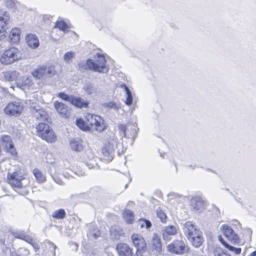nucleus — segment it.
I'll return each mask as SVG.
<instances>
[{"instance_id": "f257e3e1", "label": "nucleus", "mask_w": 256, "mask_h": 256, "mask_svg": "<svg viewBox=\"0 0 256 256\" xmlns=\"http://www.w3.org/2000/svg\"><path fill=\"white\" fill-rule=\"evenodd\" d=\"M85 118L86 122L82 118H78L76 122V126L83 130H91L101 132L106 128L104 120L98 116L88 113L86 114Z\"/></svg>"}, {"instance_id": "f03ea898", "label": "nucleus", "mask_w": 256, "mask_h": 256, "mask_svg": "<svg viewBox=\"0 0 256 256\" xmlns=\"http://www.w3.org/2000/svg\"><path fill=\"white\" fill-rule=\"evenodd\" d=\"M56 73L55 67L52 64L40 66L32 72V76L38 79L50 78Z\"/></svg>"}, {"instance_id": "7ed1b4c3", "label": "nucleus", "mask_w": 256, "mask_h": 256, "mask_svg": "<svg viewBox=\"0 0 256 256\" xmlns=\"http://www.w3.org/2000/svg\"><path fill=\"white\" fill-rule=\"evenodd\" d=\"M36 130L38 136L47 142H53L56 140L54 132L48 124L39 123L36 126Z\"/></svg>"}, {"instance_id": "20e7f679", "label": "nucleus", "mask_w": 256, "mask_h": 256, "mask_svg": "<svg viewBox=\"0 0 256 256\" xmlns=\"http://www.w3.org/2000/svg\"><path fill=\"white\" fill-rule=\"evenodd\" d=\"M21 57L19 50L14 47L6 50L0 58L2 64H9L18 60Z\"/></svg>"}, {"instance_id": "39448f33", "label": "nucleus", "mask_w": 256, "mask_h": 256, "mask_svg": "<svg viewBox=\"0 0 256 256\" xmlns=\"http://www.w3.org/2000/svg\"><path fill=\"white\" fill-rule=\"evenodd\" d=\"M166 248L169 252L178 255L183 254L188 252L187 244L182 239L174 240Z\"/></svg>"}, {"instance_id": "423d86ee", "label": "nucleus", "mask_w": 256, "mask_h": 256, "mask_svg": "<svg viewBox=\"0 0 256 256\" xmlns=\"http://www.w3.org/2000/svg\"><path fill=\"white\" fill-rule=\"evenodd\" d=\"M22 104L18 102H12L8 103L4 109V114L8 116L18 117L23 110Z\"/></svg>"}, {"instance_id": "0eeeda50", "label": "nucleus", "mask_w": 256, "mask_h": 256, "mask_svg": "<svg viewBox=\"0 0 256 256\" xmlns=\"http://www.w3.org/2000/svg\"><path fill=\"white\" fill-rule=\"evenodd\" d=\"M131 241L132 245L136 248L135 256H143L142 252L146 250V245L144 238L140 234H134L131 236Z\"/></svg>"}, {"instance_id": "6e6552de", "label": "nucleus", "mask_w": 256, "mask_h": 256, "mask_svg": "<svg viewBox=\"0 0 256 256\" xmlns=\"http://www.w3.org/2000/svg\"><path fill=\"white\" fill-rule=\"evenodd\" d=\"M58 96L62 100L70 102L71 104L78 108H87L88 102L84 100L80 97L70 96L64 92H59Z\"/></svg>"}, {"instance_id": "1a4fd4ad", "label": "nucleus", "mask_w": 256, "mask_h": 256, "mask_svg": "<svg viewBox=\"0 0 256 256\" xmlns=\"http://www.w3.org/2000/svg\"><path fill=\"white\" fill-rule=\"evenodd\" d=\"M0 144L6 152L13 156H16L18 152L15 148L13 141L10 136L3 134L0 136Z\"/></svg>"}, {"instance_id": "9d476101", "label": "nucleus", "mask_w": 256, "mask_h": 256, "mask_svg": "<svg viewBox=\"0 0 256 256\" xmlns=\"http://www.w3.org/2000/svg\"><path fill=\"white\" fill-rule=\"evenodd\" d=\"M10 17L6 11L0 10V40H4L7 33L6 30L10 27Z\"/></svg>"}, {"instance_id": "9b49d317", "label": "nucleus", "mask_w": 256, "mask_h": 256, "mask_svg": "<svg viewBox=\"0 0 256 256\" xmlns=\"http://www.w3.org/2000/svg\"><path fill=\"white\" fill-rule=\"evenodd\" d=\"M94 58L95 61L93 60L94 72L101 74L107 73L108 69L106 68V61L104 56L100 53H97Z\"/></svg>"}, {"instance_id": "f8f14e48", "label": "nucleus", "mask_w": 256, "mask_h": 256, "mask_svg": "<svg viewBox=\"0 0 256 256\" xmlns=\"http://www.w3.org/2000/svg\"><path fill=\"white\" fill-rule=\"evenodd\" d=\"M8 182L13 188H22L25 185L24 181L26 180L22 178L18 172H14L12 174L8 173Z\"/></svg>"}, {"instance_id": "ddd939ff", "label": "nucleus", "mask_w": 256, "mask_h": 256, "mask_svg": "<svg viewBox=\"0 0 256 256\" xmlns=\"http://www.w3.org/2000/svg\"><path fill=\"white\" fill-rule=\"evenodd\" d=\"M116 141L112 140L105 144L102 149V154L106 160L110 162L114 158V149L116 148Z\"/></svg>"}, {"instance_id": "4468645a", "label": "nucleus", "mask_w": 256, "mask_h": 256, "mask_svg": "<svg viewBox=\"0 0 256 256\" xmlns=\"http://www.w3.org/2000/svg\"><path fill=\"white\" fill-rule=\"evenodd\" d=\"M30 110L32 116L38 120H46L48 115L45 110L37 104H34L30 106Z\"/></svg>"}, {"instance_id": "2eb2a0df", "label": "nucleus", "mask_w": 256, "mask_h": 256, "mask_svg": "<svg viewBox=\"0 0 256 256\" xmlns=\"http://www.w3.org/2000/svg\"><path fill=\"white\" fill-rule=\"evenodd\" d=\"M116 249L118 256H134L132 248L126 243L117 244Z\"/></svg>"}, {"instance_id": "dca6fc26", "label": "nucleus", "mask_w": 256, "mask_h": 256, "mask_svg": "<svg viewBox=\"0 0 256 256\" xmlns=\"http://www.w3.org/2000/svg\"><path fill=\"white\" fill-rule=\"evenodd\" d=\"M183 232L188 239L195 236L200 231L196 228V226L190 221L186 222L182 228Z\"/></svg>"}, {"instance_id": "f3484780", "label": "nucleus", "mask_w": 256, "mask_h": 256, "mask_svg": "<svg viewBox=\"0 0 256 256\" xmlns=\"http://www.w3.org/2000/svg\"><path fill=\"white\" fill-rule=\"evenodd\" d=\"M176 233L177 228L173 225L165 226L161 231L162 238L165 241L170 240L172 236L176 235Z\"/></svg>"}, {"instance_id": "a211bd4d", "label": "nucleus", "mask_w": 256, "mask_h": 256, "mask_svg": "<svg viewBox=\"0 0 256 256\" xmlns=\"http://www.w3.org/2000/svg\"><path fill=\"white\" fill-rule=\"evenodd\" d=\"M54 106L57 112L62 117L67 118L69 116L70 114V110L66 104L56 101L54 102Z\"/></svg>"}, {"instance_id": "6ab92c4d", "label": "nucleus", "mask_w": 256, "mask_h": 256, "mask_svg": "<svg viewBox=\"0 0 256 256\" xmlns=\"http://www.w3.org/2000/svg\"><path fill=\"white\" fill-rule=\"evenodd\" d=\"M222 232L224 234L226 237L230 240L234 242V243H237L238 242V236L236 234L231 227L228 226H222Z\"/></svg>"}, {"instance_id": "aec40b11", "label": "nucleus", "mask_w": 256, "mask_h": 256, "mask_svg": "<svg viewBox=\"0 0 256 256\" xmlns=\"http://www.w3.org/2000/svg\"><path fill=\"white\" fill-rule=\"evenodd\" d=\"M190 207L194 211L202 210L204 208V200L200 196L192 197L190 200Z\"/></svg>"}, {"instance_id": "412c9836", "label": "nucleus", "mask_w": 256, "mask_h": 256, "mask_svg": "<svg viewBox=\"0 0 256 256\" xmlns=\"http://www.w3.org/2000/svg\"><path fill=\"white\" fill-rule=\"evenodd\" d=\"M93 60L88 59L86 62H81L78 64L79 70L82 72L86 70H90L94 71Z\"/></svg>"}, {"instance_id": "4be33fe9", "label": "nucleus", "mask_w": 256, "mask_h": 256, "mask_svg": "<svg viewBox=\"0 0 256 256\" xmlns=\"http://www.w3.org/2000/svg\"><path fill=\"white\" fill-rule=\"evenodd\" d=\"M188 240L190 242L192 245L195 248H199L204 242V238L202 236V233L201 232L188 238Z\"/></svg>"}, {"instance_id": "5701e85b", "label": "nucleus", "mask_w": 256, "mask_h": 256, "mask_svg": "<svg viewBox=\"0 0 256 256\" xmlns=\"http://www.w3.org/2000/svg\"><path fill=\"white\" fill-rule=\"evenodd\" d=\"M152 247L156 252L162 250V244L160 236L156 234H154L152 239Z\"/></svg>"}, {"instance_id": "b1692460", "label": "nucleus", "mask_w": 256, "mask_h": 256, "mask_svg": "<svg viewBox=\"0 0 256 256\" xmlns=\"http://www.w3.org/2000/svg\"><path fill=\"white\" fill-rule=\"evenodd\" d=\"M20 29L19 28H13L9 35L10 41L13 43H17L20 41Z\"/></svg>"}, {"instance_id": "393cba45", "label": "nucleus", "mask_w": 256, "mask_h": 256, "mask_svg": "<svg viewBox=\"0 0 256 256\" xmlns=\"http://www.w3.org/2000/svg\"><path fill=\"white\" fill-rule=\"evenodd\" d=\"M28 46L32 48H36L39 45V40L37 37L32 34H28L26 38Z\"/></svg>"}, {"instance_id": "a878e982", "label": "nucleus", "mask_w": 256, "mask_h": 256, "mask_svg": "<svg viewBox=\"0 0 256 256\" xmlns=\"http://www.w3.org/2000/svg\"><path fill=\"white\" fill-rule=\"evenodd\" d=\"M71 149L75 152H80L83 149L82 142L80 140L73 139L70 142Z\"/></svg>"}, {"instance_id": "bb28decb", "label": "nucleus", "mask_w": 256, "mask_h": 256, "mask_svg": "<svg viewBox=\"0 0 256 256\" xmlns=\"http://www.w3.org/2000/svg\"><path fill=\"white\" fill-rule=\"evenodd\" d=\"M123 218L127 223L132 224L134 220V213L130 210H125L123 212Z\"/></svg>"}, {"instance_id": "cd10ccee", "label": "nucleus", "mask_w": 256, "mask_h": 256, "mask_svg": "<svg viewBox=\"0 0 256 256\" xmlns=\"http://www.w3.org/2000/svg\"><path fill=\"white\" fill-rule=\"evenodd\" d=\"M110 234L112 238L118 240L124 234L122 230L120 228H112L110 229Z\"/></svg>"}, {"instance_id": "c85d7f7f", "label": "nucleus", "mask_w": 256, "mask_h": 256, "mask_svg": "<svg viewBox=\"0 0 256 256\" xmlns=\"http://www.w3.org/2000/svg\"><path fill=\"white\" fill-rule=\"evenodd\" d=\"M102 106L104 108L113 109L116 112H118L119 110L121 108L120 104L116 103L112 101L109 102H108L104 103L102 104Z\"/></svg>"}, {"instance_id": "c756f323", "label": "nucleus", "mask_w": 256, "mask_h": 256, "mask_svg": "<svg viewBox=\"0 0 256 256\" xmlns=\"http://www.w3.org/2000/svg\"><path fill=\"white\" fill-rule=\"evenodd\" d=\"M90 154L91 157H88V158H85V164L88 166L89 169L94 168L97 165L96 160H94V157L91 154L90 151L87 152V154Z\"/></svg>"}, {"instance_id": "7c9ffc66", "label": "nucleus", "mask_w": 256, "mask_h": 256, "mask_svg": "<svg viewBox=\"0 0 256 256\" xmlns=\"http://www.w3.org/2000/svg\"><path fill=\"white\" fill-rule=\"evenodd\" d=\"M66 215V213L64 210L60 208L58 210H54L52 214V216L54 218L60 220L64 218Z\"/></svg>"}, {"instance_id": "2f4dec72", "label": "nucleus", "mask_w": 256, "mask_h": 256, "mask_svg": "<svg viewBox=\"0 0 256 256\" xmlns=\"http://www.w3.org/2000/svg\"><path fill=\"white\" fill-rule=\"evenodd\" d=\"M83 90L89 95L92 94L95 92L94 84L91 82H86Z\"/></svg>"}, {"instance_id": "473e14b6", "label": "nucleus", "mask_w": 256, "mask_h": 256, "mask_svg": "<svg viewBox=\"0 0 256 256\" xmlns=\"http://www.w3.org/2000/svg\"><path fill=\"white\" fill-rule=\"evenodd\" d=\"M33 173L36 178L39 182H44L46 181V178L45 176L38 169H34Z\"/></svg>"}, {"instance_id": "72a5a7b5", "label": "nucleus", "mask_w": 256, "mask_h": 256, "mask_svg": "<svg viewBox=\"0 0 256 256\" xmlns=\"http://www.w3.org/2000/svg\"><path fill=\"white\" fill-rule=\"evenodd\" d=\"M213 254L214 256H230L227 251L220 248H216L213 250Z\"/></svg>"}, {"instance_id": "f704fd0d", "label": "nucleus", "mask_w": 256, "mask_h": 256, "mask_svg": "<svg viewBox=\"0 0 256 256\" xmlns=\"http://www.w3.org/2000/svg\"><path fill=\"white\" fill-rule=\"evenodd\" d=\"M120 134L122 137L130 138V136L126 133V126L124 124H120L118 126Z\"/></svg>"}, {"instance_id": "c9c22d12", "label": "nucleus", "mask_w": 256, "mask_h": 256, "mask_svg": "<svg viewBox=\"0 0 256 256\" xmlns=\"http://www.w3.org/2000/svg\"><path fill=\"white\" fill-rule=\"evenodd\" d=\"M75 56V52L70 51L66 52L64 56V60L66 64H70L72 62V59Z\"/></svg>"}, {"instance_id": "e433bc0d", "label": "nucleus", "mask_w": 256, "mask_h": 256, "mask_svg": "<svg viewBox=\"0 0 256 256\" xmlns=\"http://www.w3.org/2000/svg\"><path fill=\"white\" fill-rule=\"evenodd\" d=\"M222 244L228 250L234 252L236 254H238L241 252V248H235L232 246H230L226 242H224Z\"/></svg>"}, {"instance_id": "4c0bfd02", "label": "nucleus", "mask_w": 256, "mask_h": 256, "mask_svg": "<svg viewBox=\"0 0 256 256\" xmlns=\"http://www.w3.org/2000/svg\"><path fill=\"white\" fill-rule=\"evenodd\" d=\"M54 28H58L60 30L64 32L68 28L67 24L63 20L57 21L54 25Z\"/></svg>"}, {"instance_id": "58836bf2", "label": "nucleus", "mask_w": 256, "mask_h": 256, "mask_svg": "<svg viewBox=\"0 0 256 256\" xmlns=\"http://www.w3.org/2000/svg\"><path fill=\"white\" fill-rule=\"evenodd\" d=\"M156 214L162 222H166L167 216L163 210H156Z\"/></svg>"}, {"instance_id": "ea45409f", "label": "nucleus", "mask_w": 256, "mask_h": 256, "mask_svg": "<svg viewBox=\"0 0 256 256\" xmlns=\"http://www.w3.org/2000/svg\"><path fill=\"white\" fill-rule=\"evenodd\" d=\"M12 235L16 238L23 240L25 238L26 234L24 231L12 232Z\"/></svg>"}, {"instance_id": "a19ab883", "label": "nucleus", "mask_w": 256, "mask_h": 256, "mask_svg": "<svg viewBox=\"0 0 256 256\" xmlns=\"http://www.w3.org/2000/svg\"><path fill=\"white\" fill-rule=\"evenodd\" d=\"M126 100L125 101V104L127 106H130L133 102V98L132 96V94L130 90H128L127 92H126Z\"/></svg>"}, {"instance_id": "79ce46f5", "label": "nucleus", "mask_w": 256, "mask_h": 256, "mask_svg": "<svg viewBox=\"0 0 256 256\" xmlns=\"http://www.w3.org/2000/svg\"><path fill=\"white\" fill-rule=\"evenodd\" d=\"M142 222V223L141 224V227H146V228H149L152 226L151 222L148 220L146 219H142L141 220Z\"/></svg>"}, {"instance_id": "37998d69", "label": "nucleus", "mask_w": 256, "mask_h": 256, "mask_svg": "<svg viewBox=\"0 0 256 256\" xmlns=\"http://www.w3.org/2000/svg\"><path fill=\"white\" fill-rule=\"evenodd\" d=\"M89 236H92L93 238L96 239L98 238L100 235V232L98 230L94 232H90L88 234Z\"/></svg>"}, {"instance_id": "c03bdc74", "label": "nucleus", "mask_w": 256, "mask_h": 256, "mask_svg": "<svg viewBox=\"0 0 256 256\" xmlns=\"http://www.w3.org/2000/svg\"><path fill=\"white\" fill-rule=\"evenodd\" d=\"M23 240L26 242H27L30 244H32L34 242L32 238H31L27 234L26 235L25 238H24Z\"/></svg>"}, {"instance_id": "a18cd8bd", "label": "nucleus", "mask_w": 256, "mask_h": 256, "mask_svg": "<svg viewBox=\"0 0 256 256\" xmlns=\"http://www.w3.org/2000/svg\"><path fill=\"white\" fill-rule=\"evenodd\" d=\"M32 247L34 248V250H35L36 252L38 251L40 249V246L39 244L36 242H34L32 244Z\"/></svg>"}, {"instance_id": "49530a36", "label": "nucleus", "mask_w": 256, "mask_h": 256, "mask_svg": "<svg viewBox=\"0 0 256 256\" xmlns=\"http://www.w3.org/2000/svg\"><path fill=\"white\" fill-rule=\"evenodd\" d=\"M6 4L8 6L12 7L14 5V2L11 0H8V1H6Z\"/></svg>"}, {"instance_id": "de8ad7c7", "label": "nucleus", "mask_w": 256, "mask_h": 256, "mask_svg": "<svg viewBox=\"0 0 256 256\" xmlns=\"http://www.w3.org/2000/svg\"><path fill=\"white\" fill-rule=\"evenodd\" d=\"M120 87L121 88H124L126 91V92H128V90H130L129 89V88L124 84H120Z\"/></svg>"}, {"instance_id": "09e8293b", "label": "nucleus", "mask_w": 256, "mask_h": 256, "mask_svg": "<svg viewBox=\"0 0 256 256\" xmlns=\"http://www.w3.org/2000/svg\"><path fill=\"white\" fill-rule=\"evenodd\" d=\"M50 245H52V250H54V252L55 250H56V246L52 242H50Z\"/></svg>"}, {"instance_id": "8fccbe9b", "label": "nucleus", "mask_w": 256, "mask_h": 256, "mask_svg": "<svg viewBox=\"0 0 256 256\" xmlns=\"http://www.w3.org/2000/svg\"><path fill=\"white\" fill-rule=\"evenodd\" d=\"M54 181H55L56 183H58V184H62V180H58V178H54Z\"/></svg>"}, {"instance_id": "3c124183", "label": "nucleus", "mask_w": 256, "mask_h": 256, "mask_svg": "<svg viewBox=\"0 0 256 256\" xmlns=\"http://www.w3.org/2000/svg\"><path fill=\"white\" fill-rule=\"evenodd\" d=\"M219 240L222 244V243H224V242H225L220 236H219Z\"/></svg>"}, {"instance_id": "603ef678", "label": "nucleus", "mask_w": 256, "mask_h": 256, "mask_svg": "<svg viewBox=\"0 0 256 256\" xmlns=\"http://www.w3.org/2000/svg\"><path fill=\"white\" fill-rule=\"evenodd\" d=\"M11 256H21L18 254L16 252H12L11 254Z\"/></svg>"}, {"instance_id": "864d4df0", "label": "nucleus", "mask_w": 256, "mask_h": 256, "mask_svg": "<svg viewBox=\"0 0 256 256\" xmlns=\"http://www.w3.org/2000/svg\"><path fill=\"white\" fill-rule=\"evenodd\" d=\"M250 256H256V250L252 252Z\"/></svg>"}, {"instance_id": "5fc2aeb1", "label": "nucleus", "mask_w": 256, "mask_h": 256, "mask_svg": "<svg viewBox=\"0 0 256 256\" xmlns=\"http://www.w3.org/2000/svg\"><path fill=\"white\" fill-rule=\"evenodd\" d=\"M215 208H216V211L217 212L216 214H220V210L218 209V208L216 207V206H215Z\"/></svg>"}, {"instance_id": "6e6d98bb", "label": "nucleus", "mask_w": 256, "mask_h": 256, "mask_svg": "<svg viewBox=\"0 0 256 256\" xmlns=\"http://www.w3.org/2000/svg\"><path fill=\"white\" fill-rule=\"evenodd\" d=\"M134 130V134L132 136V138H134L135 137H136V130Z\"/></svg>"}, {"instance_id": "4d7b16f0", "label": "nucleus", "mask_w": 256, "mask_h": 256, "mask_svg": "<svg viewBox=\"0 0 256 256\" xmlns=\"http://www.w3.org/2000/svg\"><path fill=\"white\" fill-rule=\"evenodd\" d=\"M174 166H175V167H176V172H178V168H177L176 163H174Z\"/></svg>"}, {"instance_id": "13d9d810", "label": "nucleus", "mask_w": 256, "mask_h": 256, "mask_svg": "<svg viewBox=\"0 0 256 256\" xmlns=\"http://www.w3.org/2000/svg\"><path fill=\"white\" fill-rule=\"evenodd\" d=\"M188 167L190 168H192V169H194V166H193L192 165H189V166H188Z\"/></svg>"}, {"instance_id": "bf43d9fd", "label": "nucleus", "mask_w": 256, "mask_h": 256, "mask_svg": "<svg viewBox=\"0 0 256 256\" xmlns=\"http://www.w3.org/2000/svg\"><path fill=\"white\" fill-rule=\"evenodd\" d=\"M160 156H161L162 157V158H164V156L162 155V154H160Z\"/></svg>"}, {"instance_id": "052dcab7", "label": "nucleus", "mask_w": 256, "mask_h": 256, "mask_svg": "<svg viewBox=\"0 0 256 256\" xmlns=\"http://www.w3.org/2000/svg\"><path fill=\"white\" fill-rule=\"evenodd\" d=\"M128 186V184H126V186H125V188H126Z\"/></svg>"}]
</instances>
